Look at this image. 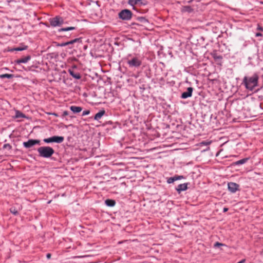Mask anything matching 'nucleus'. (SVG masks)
Here are the masks:
<instances>
[{
  "label": "nucleus",
  "instance_id": "obj_1",
  "mask_svg": "<svg viewBox=\"0 0 263 263\" xmlns=\"http://www.w3.org/2000/svg\"><path fill=\"white\" fill-rule=\"evenodd\" d=\"M259 77L257 74H254L252 77H245L243 79V84L247 89L252 90L258 85Z\"/></svg>",
  "mask_w": 263,
  "mask_h": 263
},
{
  "label": "nucleus",
  "instance_id": "obj_2",
  "mask_svg": "<svg viewBox=\"0 0 263 263\" xmlns=\"http://www.w3.org/2000/svg\"><path fill=\"white\" fill-rule=\"evenodd\" d=\"M37 152L40 157L48 158L54 154V149L50 146H41L38 148Z\"/></svg>",
  "mask_w": 263,
  "mask_h": 263
},
{
  "label": "nucleus",
  "instance_id": "obj_3",
  "mask_svg": "<svg viewBox=\"0 0 263 263\" xmlns=\"http://www.w3.org/2000/svg\"><path fill=\"white\" fill-rule=\"evenodd\" d=\"M49 22L51 26L52 27L60 26L64 23V20L62 17L57 16L53 18H50Z\"/></svg>",
  "mask_w": 263,
  "mask_h": 263
},
{
  "label": "nucleus",
  "instance_id": "obj_4",
  "mask_svg": "<svg viewBox=\"0 0 263 263\" xmlns=\"http://www.w3.org/2000/svg\"><path fill=\"white\" fill-rule=\"evenodd\" d=\"M132 13L128 9L122 10L119 13V17L123 20H129L132 18Z\"/></svg>",
  "mask_w": 263,
  "mask_h": 263
},
{
  "label": "nucleus",
  "instance_id": "obj_5",
  "mask_svg": "<svg viewBox=\"0 0 263 263\" xmlns=\"http://www.w3.org/2000/svg\"><path fill=\"white\" fill-rule=\"evenodd\" d=\"M64 138L62 136H53L49 138H46L43 140L44 142L47 143L55 142L61 143L63 142Z\"/></svg>",
  "mask_w": 263,
  "mask_h": 263
},
{
  "label": "nucleus",
  "instance_id": "obj_6",
  "mask_svg": "<svg viewBox=\"0 0 263 263\" xmlns=\"http://www.w3.org/2000/svg\"><path fill=\"white\" fill-rule=\"evenodd\" d=\"M127 64L130 67H138L141 65L142 62L139 58L134 57L127 61Z\"/></svg>",
  "mask_w": 263,
  "mask_h": 263
},
{
  "label": "nucleus",
  "instance_id": "obj_7",
  "mask_svg": "<svg viewBox=\"0 0 263 263\" xmlns=\"http://www.w3.org/2000/svg\"><path fill=\"white\" fill-rule=\"evenodd\" d=\"M40 140L37 139H29L26 142H24L23 145L25 148H29L36 144L40 145Z\"/></svg>",
  "mask_w": 263,
  "mask_h": 263
},
{
  "label": "nucleus",
  "instance_id": "obj_8",
  "mask_svg": "<svg viewBox=\"0 0 263 263\" xmlns=\"http://www.w3.org/2000/svg\"><path fill=\"white\" fill-rule=\"evenodd\" d=\"M228 186L229 191L232 193H234L237 191L239 190V185L234 182L228 183Z\"/></svg>",
  "mask_w": 263,
  "mask_h": 263
},
{
  "label": "nucleus",
  "instance_id": "obj_9",
  "mask_svg": "<svg viewBox=\"0 0 263 263\" xmlns=\"http://www.w3.org/2000/svg\"><path fill=\"white\" fill-rule=\"evenodd\" d=\"M193 89L192 87H188L187 89V91L184 92L181 95V98L183 99H186L189 97H190L192 95Z\"/></svg>",
  "mask_w": 263,
  "mask_h": 263
},
{
  "label": "nucleus",
  "instance_id": "obj_10",
  "mask_svg": "<svg viewBox=\"0 0 263 263\" xmlns=\"http://www.w3.org/2000/svg\"><path fill=\"white\" fill-rule=\"evenodd\" d=\"M31 59L30 55H27L23 58L16 60L14 61V63L17 64H20L21 63H26Z\"/></svg>",
  "mask_w": 263,
  "mask_h": 263
},
{
  "label": "nucleus",
  "instance_id": "obj_11",
  "mask_svg": "<svg viewBox=\"0 0 263 263\" xmlns=\"http://www.w3.org/2000/svg\"><path fill=\"white\" fill-rule=\"evenodd\" d=\"M187 183L180 184L178 185L177 187L176 188V190L178 193H180L181 192L185 191L187 189Z\"/></svg>",
  "mask_w": 263,
  "mask_h": 263
},
{
  "label": "nucleus",
  "instance_id": "obj_12",
  "mask_svg": "<svg viewBox=\"0 0 263 263\" xmlns=\"http://www.w3.org/2000/svg\"><path fill=\"white\" fill-rule=\"evenodd\" d=\"M68 72H69L70 74L76 79L78 80L81 78V75L79 72H75L73 70L71 69H69Z\"/></svg>",
  "mask_w": 263,
  "mask_h": 263
},
{
  "label": "nucleus",
  "instance_id": "obj_13",
  "mask_svg": "<svg viewBox=\"0 0 263 263\" xmlns=\"http://www.w3.org/2000/svg\"><path fill=\"white\" fill-rule=\"evenodd\" d=\"M70 109L73 113H79L82 110L81 107L76 106H71Z\"/></svg>",
  "mask_w": 263,
  "mask_h": 263
},
{
  "label": "nucleus",
  "instance_id": "obj_14",
  "mask_svg": "<svg viewBox=\"0 0 263 263\" xmlns=\"http://www.w3.org/2000/svg\"><path fill=\"white\" fill-rule=\"evenodd\" d=\"M104 114H105V111L101 110L95 115L94 119L96 120H99V119H100L102 118V117Z\"/></svg>",
  "mask_w": 263,
  "mask_h": 263
},
{
  "label": "nucleus",
  "instance_id": "obj_15",
  "mask_svg": "<svg viewBox=\"0 0 263 263\" xmlns=\"http://www.w3.org/2000/svg\"><path fill=\"white\" fill-rule=\"evenodd\" d=\"M128 4L132 6L142 5V0H129Z\"/></svg>",
  "mask_w": 263,
  "mask_h": 263
},
{
  "label": "nucleus",
  "instance_id": "obj_16",
  "mask_svg": "<svg viewBox=\"0 0 263 263\" xmlns=\"http://www.w3.org/2000/svg\"><path fill=\"white\" fill-rule=\"evenodd\" d=\"M105 203L108 206H114L116 204L115 201L111 199L106 200Z\"/></svg>",
  "mask_w": 263,
  "mask_h": 263
},
{
  "label": "nucleus",
  "instance_id": "obj_17",
  "mask_svg": "<svg viewBox=\"0 0 263 263\" xmlns=\"http://www.w3.org/2000/svg\"><path fill=\"white\" fill-rule=\"evenodd\" d=\"M192 11H193V9L189 6H184L181 9V11L183 12H191Z\"/></svg>",
  "mask_w": 263,
  "mask_h": 263
},
{
  "label": "nucleus",
  "instance_id": "obj_18",
  "mask_svg": "<svg viewBox=\"0 0 263 263\" xmlns=\"http://www.w3.org/2000/svg\"><path fill=\"white\" fill-rule=\"evenodd\" d=\"M27 48H28V46L24 45L23 47H18L13 48L11 50V51H23L24 50H26Z\"/></svg>",
  "mask_w": 263,
  "mask_h": 263
},
{
  "label": "nucleus",
  "instance_id": "obj_19",
  "mask_svg": "<svg viewBox=\"0 0 263 263\" xmlns=\"http://www.w3.org/2000/svg\"><path fill=\"white\" fill-rule=\"evenodd\" d=\"M12 78H13V75L11 74L6 73V74H3L0 75V78H2V79H3V78L11 79Z\"/></svg>",
  "mask_w": 263,
  "mask_h": 263
},
{
  "label": "nucleus",
  "instance_id": "obj_20",
  "mask_svg": "<svg viewBox=\"0 0 263 263\" xmlns=\"http://www.w3.org/2000/svg\"><path fill=\"white\" fill-rule=\"evenodd\" d=\"M248 159H249L248 158H244V159H241L240 160L236 161L235 163L236 165L242 164H244L245 163H246L248 161Z\"/></svg>",
  "mask_w": 263,
  "mask_h": 263
},
{
  "label": "nucleus",
  "instance_id": "obj_21",
  "mask_svg": "<svg viewBox=\"0 0 263 263\" xmlns=\"http://www.w3.org/2000/svg\"><path fill=\"white\" fill-rule=\"evenodd\" d=\"M75 29V28L74 27H68L66 28H63L60 29H59V31H67L70 30H72Z\"/></svg>",
  "mask_w": 263,
  "mask_h": 263
},
{
  "label": "nucleus",
  "instance_id": "obj_22",
  "mask_svg": "<svg viewBox=\"0 0 263 263\" xmlns=\"http://www.w3.org/2000/svg\"><path fill=\"white\" fill-rule=\"evenodd\" d=\"M79 42H81V38H77V39H75L74 40H71L70 41H69V42H67L68 43V45H69V44H73L74 43Z\"/></svg>",
  "mask_w": 263,
  "mask_h": 263
},
{
  "label": "nucleus",
  "instance_id": "obj_23",
  "mask_svg": "<svg viewBox=\"0 0 263 263\" xmlns=\"http://www.w3.org/2000/svg\"><path fill=\"white\" fill-rule=\"evenodd\" d=\"M175 181H176V178H175V177H170L167 179V183H173Z\"/></svg>",
  "mask_w": 263,
  "mask_h": 263
},
{
  "label": "nucleus",
  "instance_id": "obj_24",
  "mask_svg": "<svg viewBox=\"0 0 263 263\" xmlns=\"http://www.w3.org/2000/svg\"><path fill=\"white\" fill-rule=\"evenodd\" d=\"M211 143V141H202L200 143V145H209Z\"/></svg>",
  "mask_w": 263,
  "mask_h": 263
},
{
  "label": "nucleus",
  "instance_id": "obj_25",
  "mask_svg": "<svg viewBox=\"0 0 263 263\" xmlns=\"http://www.w3.org/2000/svg\"><path fill=\"white\" fill-rule=\"evenodd\" d=\"M10 211L11 213H12L13 214H14L15 215H17L18 214L17 211L15 208H11L10 209Z\"/></svg>",
  "mask_w": 263,
  "mask_h": 263
},
{
  "label": "nucleus",
  "instance_id": "obj_26",
  "mask_svg": "<svg viewBox=\"0 0 263 263\" xmlns=\"http://www.w3.org/2000/svg\"><path fill=\"white\" fill-rule=\"evenodd\" d=\"M225 246L224 244L222 243H220V242H216L214 244V247H219L220 246Z\"/></svg>",
  "mask_w": 263,
  "mask_h": 263
},
{
  "label": "nucleus",
  "instance_id": "obj_27",
  "mask_svg": "<svg viewBox=\"0 0 263 263\" xmlns=\"http://www.w3.org/2000/svg\"><path fill=\"white\" fill-rule=\"evenodd\" d=\"M89 113H90V111L89 110H84L82 112V116H86V115H88L89 114Z\"/></svg>",
  "mask_w": 263,
  "mask_h": 263
},
{
  "label": "nucleus",
  "instance_id": "obj_28",
  "mask_svg": "<svg viewBox=\"0 0 263 263\" xmlns=\"http://www.w3.org/2000/svg\"><path fill=\"white\" fill-rule=\"evenodd\" d=\"M174 177H175V178H176V180H178L181 179L183 178V176H175Z\"/></svg>",
  "mask_w": 263,
  "mask_h": 263
},
{
  "label": "nucleus",
  "instance_id": "obj_29",
  "mask_svg": "<svg viewBox=\"0 0 263 263\" xmlns=\"http://www.w3.org/2000/svg\"><path fill=\"white\" fill-rule=\"evenodd\" d=\"M68 45V42H65V43H62V44L60 45V46L62 47V46H67V45Z\"/></svg>",
  "mask_w": 263,
  "mask_h": 263
},
{
  "label": "nucleus",
  "instance_id": "obj_30",
  "mask_svg": "<svg viewBox=\"0 0 263 263\" xmlns=\"http://www.w3.org/2000/svg\"><path fill=\"white\" fill-rule=\"evenodd\" d=\"M257 30L262 31H263V28H262V27H261L260 26L258 25V27H257Z\"/></svg>",
  "mask_w": 263,
  "mask_h": 263
},
{
  "label": "nucleus",
  "instance_id": "obj_31",
  "mask_svg": "<svg viewBox=\"0 0 263 263\" xmlns=\"http://www.w3.org/2000/svg\"><path fill=\"white\" fill-rule=\"evenodd\" d=\"M68 115V112L67 111H65L63 113V116H67Z\"/></svg>",
  "mask_w": 263,
  "mask_h": 263
},
{
  "label": "nucleus",
  "instance_id": "obj_32",
  "mask_svg": "<svg viewBox=\"0 0 263 263\" xmlns=\"http://www.w3.org/2000/svg\"><path fill=\"white\" fill-rule=\"evenodd\" d=\"M51 254L50 253H48L47 255H46V257L48 258V259H50L51 258Z\"/></svg>",
  "mask_w": 263,
  "mask_h": 263
},
{
  "label": "nucleus",
  "instance_id": "obj_33",
  "mask_svg": "<svg viewBox=\"0 0 263 263\" xmlns=\"http://www.w3.org/2000/svg\"><path fill=\"white\" fill-rule=\"evenodd\" d=\"M262 35L261 33H256V36H261Z\"/></svg>",
  "mask_w": 263,
  "mask_h": 263
},
{
  "label": "nucleus",
  "instance_id": "obj_34",
  "mask_svg": "<svg viewBox=\"0 0 263 263\" xmlns=\"http://www.w3.org/2000/svg\"><path fill=\"white\" fill-rule=\"evenodd\" d=\"M228 208H224L223 209V212H227L228 211Z\"/></svg>",
  "mask_w": 263,
  "mask_h": 263
},
{
  "label": "nucleus",
  "instance_id": "obj_35",
  "mask_svg": "<svg viewBox=\"0 0 263 263\" xmlns=\"http://www.w3.org/2000/svg\"><path fill=\"white\" fill-rule=\"evenodd\" d=\"M21 115H22V114H21ZM22 116H19V115H17V117H22Z\"/></svg>",
  "mask_w": 263,
  "mask_h": 263
}]
</instances>
